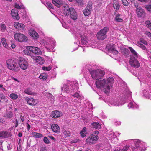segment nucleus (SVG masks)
Returning a JSON list of instances; mask_svg holds the SVG:
<instances>
[{
	"label": "nucleus",
	"instance_id": "nucleus-1",
	"mask_svg": "<svg viewBox=\"0 0 151 151\" xmlns=\"http://www.w3.org/2000/svg\"><path fill=\"white\" fill-rule=\"evenodd\" d=\"M90 73L93 78L96 80L95 84L97 88L103 91L106 94L109 93L114 82L113 78H108L106 83L105 79L101 80L105 74L104 70L101 69L93 70L90 71Z\"/></svg>",
	"mask_w": 151,
	"mask_h": 151
},
{
	"label": "nucleus",
	"instance_id": "nucleus-2",
	"mask_svg": "<svg viewBox=\"0 0 151 151\" xmlns=\"http://www.w3.org/2000/svg\"><path fill=\"white\" fill-rule=\"evenodd\" d=\"M78 88V84L76 81L71 82V84H65L61 88L62 91L71 93L77 91Z\"/></svg>",
	"mask_w": 151,
	"mask_h": 151
},
{
	"label": "nucleus",
	"instance_id": "nucleus-3",
	"mask_svg": "<svg viewBox=\"0 0 151 151\" xmlns=\"http://www.w3.org/2000/svg\"><path fill=\"white\" fill-rule=\"evenodd\" d=\"M129 48L132 54L130 56V64L132 67L138 68L140 66V63L136 59L138 57V54L132 47H129Z\"/></svg>",
	"mask_w": 151,
	"mask_h": 151
},
{
	"label": "nucleus",
	"instance_id": "nucleus-4",
	"mask_svg": "<svg viewBox=\"0 0 151 151\" xmlns=\"http://www.w3.org/2000/svg\"><path fill=\"white\" fill-rule=\"evenodd\" d=\"M6 63L7 68L13 71L18 72L20 69L17 61L13 59H8Z\"/></svg>",
	"mask_w": 151,
	"mask_h": 151
},
{
	"label": "nucleus",
	"instance_id": "nucleus-5",
	"mask_svg": "<svg viewBox=\"0 0 151 151\" xmlns=\"http://www.w3.org/2000/svg\"><path fill=\"white\" fill-rule=\"evenodd\" d=\"M129 142H133L134 143V145L138 151H144L146 150L145 147V143L139 139H131L129 140Z\"/></svg>",
	"mask_w": 151,
	"mask_h": 151
},
{
	"label": "nucleus",
	"instance_id": "nucleus-6",
	"mask_svg": "<svg viewBox=\"0 0 151 151\" xmlns=\"http://www.w3.org/2000/svg\"><path fill=\"white\" fill-rule=\"evenodd\" d=\"M109 30L107 27H105L99 31L97 33L96 37L98 39L103 40L107 37L106 35Z\"/></svg>",
	"mask_w": 151,
	"mask_h": 151
},
{
	"label": "nucleus",
	"instance_id": "nucleus-7",
	"mask_svg": "<svg viewBox=\"0 0 151 151\" xmlns=\"http://www.w3.org/2000/svg\"><path fill=\"white\" fill-rule=\"evenodd\" d=\"M14 37L15 40L21 42H26L27 40V38L26 36L19 33H15Z\"/></svg>",
	"mask_w": 151,
	"mask_h": 151
},
{
	"label": "nucleus",
	"instance_id": "nucleus-8",
	"mask_svg": "<svg viewBox=\"0 0 151 151\" xmlns=\"http://www.w3.org/2000/svg\"><path fill=\"white\" fill-rule=\"evenodd\" d=\"M18 64L20 68L23 70L27 69L28 66V63L27 60L24 58L22 57L19 58Z\"/></svg>",
	"mask_w": 151,
	"mask_h": 151
},
{
	"label": "nucleus",
	"instance_id": "nucleus-9",
	"mask_svg": "<svg viewBox=\"0 0 151 151\" xmlns=\"http://www.w3.org/2000/svg\"><path fill=\"white\" fill-rule=\"evenodd\" d=\"M47 41H45L43 42L45 46L50 47L52 49L54 48L56 45V42L54 39L50 37L47 39Z\"/></svg>",
	"mask_w": 151,
	"mask_h": 151
},
{
	"label": "nucleus",
	"instance_id": "nucleus-10",
	"mask_svg": "<svg viewBox=\"0 0 151 151\" xmlns=\"http://www.w3.org/2000/svg\"><path fill=\"white\" fill-rule=\"evenodd\" d=\"M92 3L91 2H89L83 11V13L85 16L89 15L91 13V11L92 9Z\"/></svg>",
	"mask_w": 151,
	"mask_h": 151
},
{
	"label": "nucleus",
	"instance_id": "nucleus-11",
	"mask_svg": "<svg viewBox=\"0 0 151 151\" xmlns=\"http://www.w3.org/2000/svg\"><path fill=\"white\" fill-rule=\"evenodd\" d=\"M28 49L32 52L35 54L36 55H40L42 52L40 49L38 47H35L30 46L28 47Z\"/></svg>",
	"mask_w": 151,
	"mask_h": 151
},
{
	"label": "nucleus",
	"instance_id": "nucleus-12",
	"mask_svg": "<svg viewBox=\"0 0 151 151\" xmlns=\"http://www.w3.org/2000/svg\"><path fill=\"white\" fill-rule=\"evenodd\" d=\"M147 45V42L143 38H140L139 41L137 42V45L141 48L143 50H147V49L143 45Z\"/></svg>",
	"mask_w": 151,
	"mask_h": 151
},
{
	"label": "nucleus",
	"instance_id": "nucleus-13",
	"mask_svg": "<svg viewBox=\"0 0 151 151\" xmlns=\"http://www.w3.org/2000/svg\"><path fill=\"white\" fill-rule=\"evenodd\" d=\"M106 48L109 53H112L115 55H116L118 53V51L114 48V45H108Z\"/></svg>",
	"mask_w": 151,
	"mask_h": 151
},
{
	"label": "nucleus",
	"instance_id": "nucleus-14",
	"mask_svg": "<svg viewBox=\"0 0 151 151\" xmlns=\"http://www.w3.org/2000/svg\"><path fill=\"white\" fill-rule=\"evenodd\" d=\"M11 132L9 131H0V138L4 139L11 136Z\"/></svg>",
	"mask_w": 151,
	"mask_h": 151
},
{
	"label": "nucleus",
	"instance_id": "nucleus-15",
	"mask_svg": "<svg viewBox=\"0 0 151 151\" xmlns=\"http://www.w3.org/2000/svg\"><path fill=\"white\" fill-rule=\"evenodd\" d=\"M25 100L27 103L30 105H35L37 103V100L31 97H27L26 98Z\"/></svg>",
	"mask_w": 151,
	"mask_h": 151
},
{
	"label": "nucleus",
	"instance_id": "nucleus-16",
	"mask_svg": "<svg viewBox=\"0 0 151 151\" xmlns=\"http://www.w3.org/2000/svg\"><path fill=\"white\" fill-rule=\"evenodd\" d=\"M92 135L89 136L86 139V143L89 145H91L94 143L97 139V137H93Z\"/></svg>",
	"mask_w": 151,
	"mask_h": 151
},
{
	"label": "nucleus",
	"instance_id": "nucleus-17",
	"mask_svg": "<svg viewBox=\"0 0 151 151\" xmlns=\"http://www.w3.org/2000/svg\"><path fill=\"white\" fill-rule=\"evenodd\" d=\"M71 8H69L67 4H63V11L65 16L68 15L70 12Z\"/></svg>",
	"mask_w": 151,
	"mask_h": 151
},
{
	"label": "nucleus",
	"instance_id": "nucleus-18",
	"mask_svg": "<svg viewBox=\"0 0 151 151\" xmlns=\"http://www.w3.org/2000/svg\"><path fill=\"white\" fill-rule=\"evenodd\" d=\"M70 12V14L71 18L73 20H76L78 18L77 13L73 8H71Z\"/></svg>",
	"mask_w": 151,
	"mask_h": 151
},
{
	"label": "nucleus",
	"instance_id": "nucleus-19",
	"mask_svg": "<svg viewBox=\"0 0 151 151\" xmlns=\"http://www.w3.org/2000/svg\"><path fill=\"white\" fill-rule=\"evenodd\" d=\"M32 59L40 65H42L44 63V60L43 58L40 56H33Z\"/></svg>",
	"mask_w": 151,
	"mask_h": 151
},
{
	"label": "nucleus",
	"instance_id": "nucleus-20",
	"mask_svg": "<svg viewBox=\"0 0 151 151\" xmlns=\"http://www.w3.org/2000/svg\"><path fill=\"white\" fill-rule=\"evenodd\" d=\"M14 25L15 28L18 30H24V25L22 23H19L18 22H15L14 23Z\"/></svg>",
	"mask_w": 151,
	"mask_h": 151
},
{
	"label": "nucleus",
	"instance_id": "nucleus-21",
	"mask_svg": "<svg viewBox=\"0 0 151 151\" xmlns=\"http://www.w3.org/2000/svg\"><path fill=\"white\" fill-rule=\"evenodd\" d=\"M29 34L34 39H37L39 37L37 33L32 29H30L29 31Z\"/></svg>",
	"mask_w": 151,
	"mask_h": 151
},
{
	"label": "nucleus",
	"instance_id": "nucleus-22",
	"mask_svg": "<svg viewBox=\"0 0 151 151\" xmlns=\"http://www.w3.org/2000/svg\"><path fill=\"white\" fill-rule=\"evenodd\" d=\"M62 136H64L65 137H70L71 134L69 130L65 129L62 130Z\"/></svg>",
	"mask_w": 151,
	"mask_h": 151
},
{
	"label": "nucleus",
	"instance_id": "nucleus-23",
	"mask_svg": "<svg viewBox=\"0 0 151 151\" xmlns=\"http://www.w3.org/2000/svg\"><path fill=\"white\" fill-rule=\"evenodd\" d=\"M125 103V101H122V99L118 100V101H113L111 102L112 105L116 106H120L124 104Z\"/></svg>",
	"mask_w": 151,
	"mask_h": 151
},
{
	"label": "nucleus",
	"instance_id": "nucleus-24",
	"mask_svg": "<svg viewBox=\"0 0 151 151\" xmlns=\"http://www.w3.org/2000/svg\"><path fill=\"white\" fill-rule=\"evenodd\" d=\"M11 14L12 16L14 17L17 20H18L19 19V17L18 14L17 10L16 9H12L11 12Z\"/></svg>",
	"mask_w": 151,
	"mask_h": 151
},
{
	"label": "nucleus",
	"instance_id": "nucleus-25",
	"mask_svg": "<svg viewBox=\"0 0 151 151\" xmlns=\"http://www.w3.org/2000/svg\"><path fill=\"white\" fill-rule=\"evenodd\" d=\"M53 4L56 7L59 8L62 5H63L62 0H52Z\"/></svg>",
	"mask_w": 151,
	"mask_h": 151
},
{
	"label": "nucleus",
	"instance_id": "nucleus-26",
	"mask_svg": "<svg viewBox=\"0 0 151 151\" xmlns=\"http://www.w3.org/2000/svg\"><path fill=\"white\" fill-rule=\"evenodd\" d=\"M62 115L57 110L54 111L52 113L51 116L53 118H57L60 117Z\"/></svg>",
	"mask_w": 151,
	"mask_h": 151
},
{
	"label": "nucleus",
	"instance_id": "nucleus-27",
	"mask_svg": "<svg viewBox=\"0 0 151 151\" xmlns=\"http://www.w3.org/2000/svg\"><path fill=\"white\" fill-rule=\"evenodd\" d=\"M51 128L53 131L55 133H58L60 131L59 126L56 124H52L51 126Z\"/></svg>",
	"mask_w": 151,
	"mask_h": 151
},
{
	"label": "nucleus",
	"instance_id": "nucleus-28",
	"mask_svg": "<svg viewBox=\"0 0 151 151\" xmlns=\"http://www.w3.org/2000/svg\"><path fill=\"white\" fill-rule=\"evenodd\" d=\"M79 36L81 37V43L82 44L85 45L88 42V40L87 38L85 36H83L81 34H79Z\"/></svg>",
	"mask_w": 151,
	"mask_h": 151
},
{
	"label": "nucleus",
	"instance_id": "nucleus-29",
	"mask_svg": "<svg viewBox=\"0 0 151 151\" xmlns=\"http://www.w3.org/2000/svg\"><path fill=\"white\" fill-rule=\"evenodd\" d=\"M44 94L45 96H47L48 98L52 103L54 102V98L51 93L48 92H45L44 93Z\"/></svg>",
	"mask_w": 151,
	"mask_h": 151
},
{
	"label": "nucleus",
	"instance_id": "nucleus-30",
	"mask_svg": "<svg viewBox=\"0 0 151 151\" xmlns=\"http://www.w3.org/2000/svg\"><path fill=\"white\" fill-rule=\"evenodd\" d=\"M24 93L28 95H35L36 94L35 92H34L31 89L28 88L25 89L24 91Z\"/></svg>",
	"mask_w": 151,
	"mask_h": 151
},
{
	"label": "nucleus",
	"instance_id": "nucleus-31",
	"mask_svg": "<svg viewBox=\"0 0 151 151\" xmlns=\"http://www.w3.org/2000/svg\"><path fill=\"white\" fill-rule=\"evenodd\" d=\"M87 129L85 127H84L81 131L80 134L82 137L83 138L86 137L87 133Z\"/></svg>",
	"mask_w": 151,
	"mask_h": 151
},
{
	"label": "nucleus",
	"instance_id": "nucleus-32",
	"mask_svg": "<svg viewBox=\"0 0 151 151\" xmlns=\"http://www.w3.org/2000/svg\"><path fill=\"white\" fill-rule=\"evenodd\" d=\"M136 12L137 14L138 17H141L144 13V10L141 8L136 9Z\"/></svg>",
	"mask_w": 151,
	"mask_h": 151
},
{
	"label": "nucleus",
	"instance_id": "nucleus-33",
	"mask_svg": "<svg viewBox=\"0 0 151 151\" xmlns=\"http://www.w3.org/2000/svg\"><path fill=\"white\" fill-rule=\"evenodd\" d=\"M128 106L129 108H132L134 109L138 107L139 106L133 101L130 102L128 104Z\"/></svg>",
	"mask_w": 151,
	"mask_h": 151
},
{
	"label": "nucleus",
	"instance_id": "nucleus-34",
	"mask_svg": "<svg viewBox=\"0 0 151 151\" xmlns=\"http://www.w3.org/2000/svg\"><path fill=\"white\" fill-rule=\"evenodd\" d=\"M108 137L110 139L112 140L113 141V139L117 140L116 136L115 135L114 133L112 131L110 132L108 134Z\"/></svg>",
	"mask_w": 151,
	"mask_h": 151
},
{
	"label": "nucleus",
	"instance_id": "nucleus-35",
	"mask_svg": "<svg viewBox=\"0 0 151 151\" xmlns=\"http://www.w3.org/2000/svg\"><path fill=\"white\" fill-rule=\"evenodd\" d=\"M32 136L35 137L36 138H41L43 137V135L42 134L37 133L36 132H33L32 133H31Z\"/></svg>",
	"mask_w": 151,
	"mask_h": 151
},
{
	"label": "nucleus",
	"instance_id": "nucleus-36",
	"mask_svg": "<svg viewBox=\"0 0 151 151\" xmlns=\"http://www.w3.org/2000/svg\"><path fill=\"white\" fill-rule=\"evenodd\" d=\"M92 125L93 128L96 129H99L101 128V124H99L97 122L93 123L92 124Z\"/></svg>",
	"mask_w": 151,
	"mask_h": 151
},
{
	"label": "nucleus",
	"instance_id": "nucleus-37",
	"mask_svg": "<svg viewBox=\"0 0 151 151\" xmlns=\"http://www.w3.org/2000/svg\"><path fill=\"white\" fill-rule=\"evenodd\" d=\"M113 6L114 8L116 10H118L120 7V5L118 2L116 0H115L114 2Z\"/></svg>",
	"mask_w": 151,
	"mask_h": 151
},
{
	"label": "nucleus",
	"instance_id": "nucleus-38",
	"mask_svg": "<svg viewBox=\"0 0 151 151\" xmlns=\"http://www.w3.org/2000/svg\"><path fill=\"white\" fill-rule=\"evenodd\" d=\"M129 147V146L126 145L122 149H121L119 148L115 149L114 151H129L128 149Z\"/></svg>",
	"mask_w": 151,
	"mask_h": 151
},
{
	"label": "nucleus",
	"instance_id": "nucleus-39",
	"mask_svg": "<svg viewBox=\"0 0 151 151\" xmlns=\"http://www.w3.org/2000/svg\"><path fill=\"white\" fill-rule=\"evenodd\" d=\"M47 76L48 75L47 74L42 73L40 75L39 78L40 79H42L43 80H45L47 79Z\"/></svg>",
	"mask_w": 151,
	"mask_h": 151
},
{
	"label": "nucleus",
	"instance_id": "nucleus-40",
	"mask_svg": "<svg viewBox=\"0 0 151 151\" xmlns=\"http://www.w3.org/2000/svg\"><path fill=\"white\" fill-rule=\"evenodd\" d=\"M76 92L75 94L71 95L73 96L76 97L79 99H81L82 98V97L80 95L79 93L78 92H76Z\"/></svg>",
	"mask_w": 151,
	"mask_h": 151
},
{
	"label": "nucleus",
	"instance_id": "nucleus-41",
	"mask_svg": "<svg viewBox=\"0 0 151 151\" xmlns=\"http://www.w3.org/2000/svg\"><path fill=\"white\" fill-rule=\"evenodd\" d=\"M9 96L10 98L13 100H16L18 98V96L14 93H11Z\"/></svg>",
	"mask_w": 151,
	"mask_h": 151
},
{
	"label": "nucleus",
	"instance_id": "nucleus-42",
	"mask_svg": "<svg viewBox=\"0 0 151 151\" xmlns=\"http://www.w3.org/2000/svg\"><path fill=\"white\" fill-rule=\"evenodd\" d=\"M1 42L3 45L6 48L7 47V44L6 43V40L4 38H2L1 39Z\"/></svg>",
	"mask_w": 151,
	"mask_h": 151
},
{
	"label": "nucleus",
	"instance_id": "nucleus-43",
	"mask_svg": "<svg viewBox=\"0 0 151 151\" xmlns=\"http://www.w3.org/2000/svg\"><path fill=\"white\" fill-rule=\"evenodd\" d=\"M45 5L48 8L52 9H53V7L51 3H50L49 2H46L45 4Z\"/></svg>",
	"mask_w": 151,
	"mask_h": 151
},
{
	"label": "nucleus",
	"instance_id": "nucleus-44",
	"mask_svg": "<svg viewBox=\"0 0 151 151\" xmlns=\"http://www.w3.org/2000/svg\"><path fill=\"white\" fill-rule=\"evenodd\" d=\"M76 2L80 6H83L84 5L83 2V0H75Z\"/></svg>",
	"mask_w": 151,
	"mask_h": 151
},
{
	"label": "nucleus",
	"instance_id": "nucleus-45",
	"mask_svg": "<svg viewBox=\"0 0 151 151\" xmlns=\"http://www.w3.org/2000/svg\"><path fill=\"white\" fill-rule=\"evenodd\" d=\"M145 24L148 27L151 29V22L149 20H147Z\"/></svg>",
	"mask_w": 151,
	"mask_h": 151
},
{
	"label": "nucleus",
	"instance_id": "nucleus-46",
	"mask_svg": "<svg viewBox=\"0 0 151 151\" xmlns=\"http://www.w3.org/2000/svg\"><path fill=\"white\" fill-rule=\"evenodd\" d=\"M99 132L98 131H96L93 132V134L91 135L93 136H94L93 137H97V139L98 140V134H99Z\"/></svg>",
	"mask_w": 151,
	"mask_h": 151
},
{
	"label": "nucleus",
	"instance_id": "nucleus-47",
	"mask_svg": "<svg viewBox=\"0 0 151 151\" xmlns=\"http://www.w3.org/2000/svg\"><path fill=\"white\" fill-rule=\"evenodd\" d=\"M122 52L125 55H127L128 54L129 50L127 48H124Z\"/></svg>",
	"mask_w": 151,
	"mask_h": 151
},
{
	"label": "nucleus",
	"instance_id": "nucleus-48",
	"mask_svg": "<svg viewBox=\"0 0 151 151\" xmlns=\"http://www.w3.org/2000/svg\"><path fill=\"white\" fill-rule=\"evenodd\" d=\"M13 113L11 112H9L7 113L6 114V116L7 118H12L13 116Z\"/></svg>",
	"mask_w": 151,
	"mask_h": 151
},
{
	"label": "nucleus",
	"instance_id": "nucleus-49",
	"mask_svg": "<svg viewBox=\"0 0 151 151\" xmlns=\"http://www.w3.org/2000/svg\"><path fill=\"white\" fill-rule=\"evenodd\" d=\"M145 6L147 10L151 12V4L146 5Z\"/></svg>",
	"mask_w": 151,
	"mask_h": 151
},
{
	"label": "nucleus",
	"instance_id": "nucleus-50",
	"mask_svg": "<svg viewBox=\"0 0 151 151\" xmlns=\"http://www.w3.org/2000/svg\"><path fill=\"white\" fill-rule=\"evenodd\" d=\"M42 69L43 70L49 71L51 69V68L50 66H48L47 67H43Z\"/></svg>",
	"mask_w": 151,
	"mask_h": 151
},
{
	"label": "nucleus",
	"instance_id": "nucleus-51",
	"mask_svg": "<svg viewBox=\"0 0 151 151\" xmlns=\"http://www.w3.org/2000/svg\"><path fill=\"white\" fill-rule=\"evenodd\" d=\"M122 1L124 5L127 6L128 5L129 3L127 0H122Z\"/></svg>",
	"mask_w": 151,
	"mask_h": 151
},
{
	"label": "nucleus",
	"instance_id": "nucleus-52",
	"mask_svg": "<svg viewBox=\"0 0 151 151\" xmlns=\"http://www.w3.org/2000/svg\"><path fill=\"white\" fill-rule=\"evenodd\" d=\"M119 15L117 16L116 17V20L119 22H122L123 20L119 17Z\"/></svg>",
	"mask_w": 151,
	"mask_h": 151
},
{
	"label": "nucleus",
	"instance_id": "nucleus-53",
	"mask_svg": "<svg viewBox=\"0 0 151 151\" xmlns=\"http://www.w3.org/2000/svg\"><path fill=\"white\" fill-rule=\"evenodd\" d=\"M126 92H127V93L126 94L127 95L128 97H129V99H131V92L130 91L128 90H127V91Z\"/></svg>",
	"mask_w": 151,
	"mask_h": 151
},
{
	"label": "nucleus",
	"instance_id": "nucleus-54",
	"mask_svg": "<svg viewBox=\"0 0 151 151\" xmlns=\"http://www.w3.org/2000/svg\"><path fill=\"white\" fill-rule=\"evenodd\" d=\"M43 141L45 143L48 144L49 143V141L48 139L46 137H44L43 139Z\"/></svg>",
	"mask_w": 151,
	"mask_h": 151
},
{
	"label": "nucleus",
	"instance_id": "nucleus-55",
	"mask_svg": "<svg viewBox=\"0 0 151 151\" xmlns=\"http://www.w3.org/2000/svg\"><path fill=\"white\" fill-rule=\"evenodd\" d=\"M134 4L135 7L136 8V9H139L141 8L140 6H139V4L137 2L135 3V2H134Z\"/></svg>",
	"mask_w": 151,
	"mask_h": 151
},
{
	"label": "nucleus",
	"instance_id": "nucleus-56",
	"mask_svg": "<svg viewBox=\"0 0 151 151\" xmlns=\"http://www.w3.org/2000/svg\"><path fill=\"white\" fill-rule=\"evenodd\" d=\"M1 29L3 30H4L6 29V26L4 24H1Z\"/></svg>",
	"mask_w": 151,
	"mask_h": 151
},
{
	"label": "nucleus",
	"instance_id": "nucleus-57",
	"mask_svg": "<svg viewBox=\"0 0 151 151\" xmlns=\"http://www.w3.org/2000/svg\"><path fill=\"white\" fill-rule=\"evenodd\" d=\"M38 32L40 35L42 36H44V32L42 29L39 30Z\"/></svg>",
	"mask_w": 151,
	"mask_h": 151
},
{
	"label": "nucleus",
	"instance_id": "nucleus-58",
	"mask_svg": "<svg viewBox=\"0 0 151 151\" xmlns=\"http://www.w3.org/2000/svg\"><path fill=\"white\" fill-rule=\"evenodd\" d=\"M145 34L149 38L151 39V33L148 32L147 31L145 33Z\"/></svg>",
	"mask_w": 151,
	"mask_h": 151
},
{
	"label": "nucleus",
	"instance_id": "nucleus-59",
	"mask_svg": "<svg viewBox=\"0 0 151 151\" xmlns=\"http://www.w3.org/2000/svg\"><path fill=\"white\" fill-rule=\"evenodd\" d=\"M14 7L16 8L17 9H20V7L19 6V5L17 3L15 4L14 5Z\"/></svg>",
	"mask_w": 151,
	"mask_h": 151
},
{
	"label": "nucleus",
	"instance_id": "nucleus-60",
	"mask_svg": "<svg viewBox=\"0 0 151 151\" xmlns=\"http://www.w3.org/2000/svg\"><path fill=\"white\" fill-rule=\"evenodd\" d=\"M20 118L21 120V121L22 122H24L25 120L24 117V116L22 115H20Z\"/></svg>",
	"mask_w": 151,
	"mask_h": 151
},
{
	"label": "nucleus",
	"instance_id": "nucleus-61",
	"mask_svg": "<svg viewBox=\"0 0 151 151\" xmlns=\"http://www.w3.org/2000/svg\"><path fill=\"white\" fill-rule=\"evenodd\" d=\"M18 122L17 120L16 119L15 120V127H17V126H18Z\"/></svg>",
	"mask_w": 151,
	"mask_h": 151
},
{
	"label": "nucleus",
	"instance_id": "nucleus-62",
	"mask_svg": "<svg viewBox=\"0 0 151 151\" xmlns=\"http://www.w3.org/2000/svg\"><path fill=\"white\" fill-rule=\"evenodd\" d=\"M11 47L12 48L14 49L16 45L15 44L13 43L11 44Z\"/></svg>",
	"mask_w": 151,
	"mask_h": 151
},
{
	"label": "nucleus",
	"instance_id": "nucleus-63",
	"mask_svg": "<svg viewBox=\"0 0 151 151\" xmlns=\"http://www.w3.org/2000/svg\"><path fill=\"white\" fill-rule=\"evenodd\" d=\"M30 125L28 123H27V130L28 131H29V130H30Z\"/></svg>",
	"mask_w": 151,
	"mask_h": 151
},
{
	"label": "nucleus",
	"instance_id": "nucleus-64",
	"mask_svg": "<svg viewBox=\"0 0 151 151\" xmlns=\"http://www.w3.org/2000/svg\"><path fill=\"white\" fill-rule=\"evenodd\" d=\"M121 124V122H116L115 123V124L116 125H120Z\"/></svg>",
	"mask_w": 151,
	"mask_h": 151
}]
</instances>
